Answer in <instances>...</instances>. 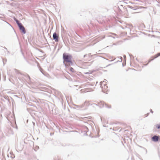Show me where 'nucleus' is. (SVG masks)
I'll use <instances>...</instances> for the list:
<instances>
[{
    "instance_id": "nucleus-13",
    "label": "nucleus",
    "mask_w": 160,
    "mask_h": 160,
    "mask_svg": "<svg viewBox=\"0 0 160 160\" xmlns=\"http://www.w3.org/2000/svg\"><path fill=\"white\" fill-rule=\"evenodd\" d=\"M70 70L72 72H74V69H73V68H72V67H70Z\"/></svg>"
},
{
    "instance_id": "nucleus-7",
    "label": "nucleus",
    "mask_w": 160,
    "mask_h": 160,
    "mask_svg": "<svg viewBox=\"0 0 160 160\" xmlns=\"http://www.w3.org/2000/svg\"><path fill=\"white\" fill-rule=\"evenodd\" d=\"M73 105H74V106H75V108L80 109V108H83V107H84V104H82V105H77L76 104H73Z\"/></svg>"
},
{
    "instance_id": "nucleus-1",
    "label": "nucleus",
    "mask_w": 160,
    "mask_h": 160,
    "mask_svg": "<svg viewBox=\"0 0 160 160\" xmlns=\"http://www.w3.org/2000/svg\"><path fill=\"white\" fill-rule=\"evenodd\" d=\"M72 56L68 53H64L62 55L63 63L66 67L70 66L73 65V62L72 61Z\"/></svg>"
},
{
    "instance_id": "nucleus-9",
    "label": "nucleus",
    "mask_w": 160,
    "mask_h": 160,
    "mask_svg": "<svg viewBox=\"0 0 160 160\" xmlns=\"http://www.w3.org/2000/svg\"><path fill=\"white\" fill-rule=\"evenodd\" d=\"M128 8L133 10H136L138 9L137 6L133 7L131 6H128Z\"/></svg>"
},
{
    "instance_id": "nucleus-30",
    "label": "nucleus",
    "mask_w": 160,
    "mask_h": 160,
    "mask_svg": "<svg viewBox=\"0 0 160 160\" xmlns=\"http://www.w3.org/2000/svg\"><path fill=\"white\" fill-rule=\"evenodd\" d=\"M114 35H116V34H114Z\"/></svg>"
},
{
    "instance_id": "nucleus-23",
    "label": "nucleus",
    "mask_w": 160,
    "mask_h": 160,
    "mask_svg": "<svg viewBox=\"0 0 160 160\" xmlns=\"http://www.w3.org/2000/svg\"><path fill=\"white\" fill-rule=\"evenodd\" d=\"M124 59H126V56L125 55L124 56Z\"/></svg>"
},
{
    "instance_id": "nucleus-14",
    "label": "nucleus",
    "mask_w": 160,
    "mask_h": 160,
    "mask_svg": "<svg viewBox=\"0 0 160 160\" xmlns=\"http://www.w3.org/2000/svg\"><path fill=\"white\" fill-rule=\"evenodd\" d=\"M39 70H40V72L43 74H44L43 72V69L41 68H39Z\"/></svg>"
},
{
    "instance_id": "nucleus-20",
    "label": "nucleus",
    "mask_w": 160,
    "mask_h": 160,
    "mask_svg": "<svg viewBox=\"0 0 160 160\" xmlns=\"http://www.w3.org/2000/svg\"><path fill=\"white\" fill-rule=\"evenodd\" d=\"M120 59H121V62H122V57H121L120 58Z\"/></svg>"
},
{
    "instance_id": "nucleus-2",
    "label": "nucleus",
    "mask_w": 160,
    "mask_h": 160,
    "mask_svg": "<svg viewBox=\"0 0 160 160\" xmlns=\"http://www.w3.org/2000/svg\"><path fill=\"white\" fill-rule=\"evenodd\" d=\"M106 82H105V81L101 82H100V87L102 88V91L104 92H105L106 91H108V87L107 86H106Z\"/></svg>"
},
{
    "instance_id": "nucleus-29",
    "label": "nucleus",
    "mask_w": 160,
    "mask_h": 160,
    "mask_svg": "<svg viewBox=\"0 0 160 160\" xmlns=\"http://www.w3.org/2000/svg\"><path fill=\"white\" fill-rule=\"evenodd\" d=\"M86 73V74H88V72H87V73Z\"/></svg>"
},
{
    "instance_id": "nucleus-17",
    "label": "nucleus",
    "mask_w": 160,
    "mask_h": 160,
    "mask_svg": "<svg viewBox=\"0 0 160 160\" xmlns=\"http://www.w3.org/2000/svg\"><path fill=\"white\" fill-rule=\"evenodd\" d=\"M156 127H157L158 129H160V125H157Z\"/></svg>"
},
{
    "instance_id": "nucleus-25",
    "label": "nucleus",
    "mask_w": 160,
    "mask_h": 160,
    "mask_svg": "<svg viewBox=\"0 0 160 160\" xmlns=\"http://www.w3.org/2000/svg\"><path fill=\"white\" fill-rule=\"evenodd\" d=\"M22 148H21V149H18L19 151L22 150Z\"/></svg>"
},
{
    "instance_id": "nucleus-15",
    "label": "nucleus",
    "mask_w": 160,
    "mask_h": 160,
    "mask_svg": "<svg viewBox=\"0 0 160 160\" xmlns=\"http://www.w3.org/2000/svg\"><path fill=\"white\" fill-rule=\"evenodd\" d=\"M4 98H5L6 99L8 100V96H5L4 97Z\"/></svg>"
},
{
    "instance_id": "nucleus-4",
    "label": "nucleus",
    "mask_w": 160,
    "mask_h": 160,
    "mask_svg": "<svg viewBox=\"0 0 160 160\" xmlns=\"http://www.w3.org/2000/svg\"><path fill=\"white\" fill-rule=\"evenodd\" d=\"M52 37L53 39L55 40V42H58L59 36L56 32H55L53 33Z\"/></svg>"
},
{
    "instance_id": "nucleus-3",
    "label": "nucleus",
    "mask_w": 160,
    "mask_h": 160,
    "mask_svg": "<svg viewBox=\"0 0 160 160\" xmlns=\"http://www.w3.org/2000/svg\"><path fill=\"white\" fill-rule=\"evenodd\" d=\"M104 104H105V107L106 108H111V105H110L109 106H108V105L107 104L105 103L103 101H100V102H98L97 104H96V105H97L98 106H99L100 108H102L104 107Z\"/></svg>"
},
{
    "instance_id": "nucleus-5",
    "label": "nucleus",
    "mask_w": 160,
    "mask_h": 160,
    "mask_svg": "<svg viewBox=\"0 0 160 160\" xmlns=\"http://www.w3.org/2000/svg\"><path fill=\"white\" fill-rule=\"evenodd\" d=\"M18 27L19 28L20 30L22 31V32L23 33L25 34L26 33V31L25 28L23 26L22 24H21Z\"/></svg>"
},
{
    "instance_id": "nucleus-18",
    "label": "nucleus",
    "mask_w": 160,
    "mask_h": 160,
    "mask_svg": "<svg viewBox=\"0 0 160 160\" xmlns=\"http://www.w3.org/2000/svg\"><path fill=\"white\" fill-rule=\"evenodd\" d=\"M15 128H16V129H18V126H17L16 122H15Z\"/></svg>"
},
{
    "instance_id": "nucleus-28",
    "label": "nucleus",
    "mask_w": 160,
    "mask_h": 160,
    "mask_svg": "<svg viewBox=\"0 0 160 160\" xmlns=\"http://www.w3.org/2000/svg\"><path fill=\"white\" fill-rule=\"evenodd\" d=\"M7 23L8 24H9V25H10V26H11V25L10 24H9V23H8V22H7Z\"/></svg>"
},
{
    "instance_id": "nucleus-21",
    "label": "nucleus",
    "mask_w": 160,
    "mask_h": 160,
    "mask_svg": "<svg viewBox=\"0 0 160 160\" xmlns=\"http://www.w3.org/2000/svg\"><path fill=\"white\" fill-rule=\"evenodd\" d=\"M27 77H28V78L29 79H30V77H29V76L28 75H27Z\"/></svg>"
},
{
    "instance_id": "nucleus-22",
    "label": "nucleus",
    "mask_w": 160,
    "mask_h": 160,
    "mask_svg": "<svg viewBox=\"0 0 160 160\" xmlns=\"http://www.w3.org/2000/svg\"><path fill=\"white\" fill-rule=\"evenodd\" d=\"M150 112H151L152 113H153V112L152 111V109H150Z\"/></svg>"
},
{
    "instance_id": "nucleus-16",
    "label": "nucleus",
    "mask_w": 160,
    "mask_h": 160,
    "mask_svg": "<svg viewBox=\"0 0 160 160\" xmlns=\"http://www.w3.org/2000/svg\"><path fill=\"white\" fill-rule=\"evenodd\" d=\"M140 147H141V148H143L144 149H145V151H146V154H147V149H146V148H143V147H142V146H140Z\"/></svg>"
},
{
    "instance_id": "nucleus-26",
    "label": "nucleus",
    "mask_w": 160,
    "mask_h": 160,
    "mask_svg": "<svg viewBox=\"0 0 160 160\" xmlns=\"http://www.w3.org/2000/svg\"><path fill=\"white\" fill-rule=\"evenodd\" d=\"M13 120H14V121L15 120V117H14V118H13Z\"/></svg>"
},
{
    "instance_id": "nucleus-27",
    "label": "nucleus",
    "mask_w": 160,
    "mask_h": 160,
    "mask_svg": "<svg viewBox=\"0 0 160 160\" xmlns=\"http://www.w3.org/2000/svg\"><path fill=\"white\" fill-rule=\"evenodd\" d=\"M110 65H111L110 64H109L108 65H107V67H108V66H109Z\"/></svg>"
},
{
    "instance_id": "nucleus-10",
    "label": "nucleus",
    "mask_w": 160,
    "mask_h": 160,
    "mask_svg": "<svg viewBox=\"0 0 160 160\" xmlns=\"http://www.w3.org/2000/svg\"><path fill=\"white\" fill-rule=\"evenodd\" d=\"M159 56H160V52L156 54L155 55V57H154V58L152 59V60H153L154 59L158 58V57H159Z\"/></svg>"
},
{
    "instance_id": "nucleus-12",
    "label": "nucleus",
    "mask_w": 160,
    "mask_h": 160,
    "mask_svg": "<svg viewBox=\"0 0 160 160\" xmlns=\"http://www.w3.org/2000/svg\"><path fill=\"white\" fill-rule=\"evenodd\" d=\"M91 55V53H89L88 54H86L83 56V58H85L86 56H87V55H88V57H89L91 58L92 56V55Z\"/></svg>"
},
{
    "instance_id": "nucleus-24",
    "label": "nucleus",
    "mask_w": 160,
    "mask_h": 160,
    "mask_svg": "<svg viewBox=\"0 0 160 160\" xmlns=\"http://www.w3.org/2000/svg\"><path fill=\"white\" fill-rule=\"evenodd\" d=\"M149 114V113H148L147 114V115L146 117L148 116V115Z\"/></svg>"
},
{
    "instance_id": "nucleus-19",
    "label": "nucleus",
    "mask_w": 160,
    "mask_h": 160,
    "mask_svg": "<svg viewBox=\"0 0 160 160\" xmlns=\"http://www.w3.org/2000/svg\"><path fill=\"white\" fill-rule=\"evenodd\" d=\"M85 131H86V130H88V128H87V127H85Z\"/></svg>"
},
{
    "instance_id": "nucleus-11",
    "label": "nucleus",
    "mask_w": 160,
    "mask_h": 160,
    "mask_svg": "<svg viewBox=\"0 0 160 160\" xmlns=\"http://www.w3.org/2000/svg\"><path fill=\"white\" fill-rule=\"evenodd\" d=\"M14 70L15 72L17 74H20L21 75H22V74L19 72V71L16 69H14Z\"/></svg>"
},
{
    "instance_id": "nucleus-6",
    "label": "nucleus",
    "mask_w": 160,
    "mask_h": 160,
    "mask_svg": "<svg viewBox=\"0 0 160 160\" xmlns=\"http://www.w3.org/2000/svg\"><path fill=\"white\" fill-rule=\"evenodd\" d=\"M160 137L157 135H154L152 138V140L154 142H157L158 141V139Z\"/></svg>"
},
{
    "instance_id": "nucleus-8",
    "label": "nucleus",
    "mask_w": 160,
    "mask_h": 160,
    "mask_svg": "<svg viewBox=\"0 0 160 160\" xmlns=\"http://www.w3.org/2000/svg\"><path fill=\"white\" fill-rule=\"evenodd\" d=\"M14 20L16 22L18 26H19V25H20V24H22V23H20L19 22V20H18L17 19L15 18H14Z\"/></svg>"
}]
</instances>
